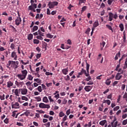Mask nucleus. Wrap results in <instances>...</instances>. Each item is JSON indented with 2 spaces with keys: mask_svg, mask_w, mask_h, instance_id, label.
Returning a JSON list of instances; mask_svg holds the SVG:
<instances>
[{
  "mask_svg": "<svg viewBox=\"0 0 127 127\" xmlns=\"http://www.w3.org/2000/svg\"><path fill=\"white\" fill-rule=\"evenodd\" d=\"M21 73L17 74L16 77H17L19 80L22 81L23 80H24L26 78L28 72L26 70V69H24L21 70Z\"/></svg>",
  "mask_w": 127,
  "mask_h": 127,
  "instance_id": "1",
  "label": "nucleus"
},
{
  "mask_svg": "<svg viewBox=\"0 0 127 127\" xmlns=\"http://www.w3.org/2000/svg\"><path fill=\"white\" fill-rule=\"evenodd\" d=\"M58 2L57 1H49L48 4V6H49V8H54V7L57 5H58Z\"/></svg>",
  "mask_w": 127,
  "mask_h": 127,
  "instance_id": "2",
  "label": "nucleus"
},
{
  "mask_svg": "<svg viewBox=\"0 0 127 127\" xmlns=\"http://www.w3.org/2000/svg\"><path fill=\"white\" fill-rule=\"evenodd\" d=\"M39 107L40 108V109H50V105L48 104H45L43 103H40Z\"/></svg>",
  "mask_w": 127,
  "mask_h": 127,
  "instance_id": "3",
  "label": "nucleus"
},
{
  "mask_svg": "<svg viewBox=\"0 0 127 127\" xmlns=\"http://www.w3.org/2000/svg\"><path fill=\"white\" fill-rule=\"evenodd\" d=\"M21 21H22V20H21V18L20 17H17V18L15 20V25L18 26V25L21 23Z\"/></svg>",
  "mask_w": 127,
  "mask_h": 127,
  "instance_id": "4",
  "label": "nucleus"
},
{
  "mask_svg": "<svg viewBox=\"0 0 127 127\" xmlns=\"http://www.w3.org/2000/svg\"><path fill=\"white\" fill-rule=\"evenodd\" d=\"M37 7V4L35 3H32L31 5L28 6V10H32V9H35Z\"/></svg>",
  "mask_w": 127,
  "mask_h": 127,
  "instance_id": "5",
  "label": "nucleus"
},
{
  "mask_svg": "<svg viewBox=\"0 0 127 127\" xmlns=\"http://www.w3.org/2000/svg\"><path fill=\"white\" fill-rule=\"evenodd\" d=\"M27 89L26 88L19 89V92L21 93V95H27Z\"/></svg>",
  "mask_w": 127,
  "mask_h": 127,
  "instance_id": "6",
  "label": "nucleus"
},
{
  "mask_svg": "<svg viewBox=\"0 0 127 127\" xmlns=\"http://www.w3.org/2000/svg\"><path fill=\"white\" fill-rule=\"evenodd\" d=\"M124 73V70H122L121 73L118 72L116 74L115 76L116 80H121L122 78L123 77V75H121V74H123Z\"/></svg>",
  "mask_w": 127,
  "mask_h": 127,
  "instance_id": "7",
  "label": "nucleus"
},
{
  "mask_svg": "<svg viewBox=\"0 0 127 127\" xmlns=\"http://www.w3.org/2000/svg\"><path fill=\"white\" fill-rule=\"evenodd\" d=\"M86 70L87 73L86 72L85 70V73H84L86 77H89V76H90V75L89 74V69H90V64H88V63H87V62H86Z\"/></svg>",
  "mask_w": 127,
  "mask_h": 127,
  "instance_id": "8",
  "label": "nucleus"
},
{
  "mask_svg": "<svg viewBox=\"0 0 127 127\" xmlns=\"http://www.w3.org/2000/svg\"><path fill=\"white\" fill-rule=\"evenodd\" d=\"M12 109H19V104L17 102L15 103H12L11 104Z\"/></svg>",
  "mask_w": 127,
  "mask_h": 127,
  "instance_id": "9",
  "label": "nucleus"
},
{
  "mask_svg": "<svg viewBox=\"0 0 127 127\" xmlns=\"http://www.w3.org/2000/svg\"><path fill=\"white\" fill-rule=\"evenodd\" d=\"M92 89H93V86H85L84 87V90L86 92H90Z\"/></svg>",
  "mask_w": 127,
  "mask_h": 127,
  "instance_id": "10",
  "label": "nucleus"
},
{
  "mask_svg": "<svg viewBox=\"0 0 127 127\" xmlns=\"http://www.w3.org/2000/svg\"><path fill=\"white\" fill-rule=\"evenodd\" d=\"M13 91H14V94L15 96H17V97L19 96V94H20V93H19V89H13L12 92H13Z\"/></svg>",
  "mask_w": 127,
  "mask_h": 127,
  "instance_id": "11",
  "label": "nucleus"
},
{
  "mask_svg": "<svg viewBox=\"0 0 127 127\" xmlns=\"http://www.w3.org/2000/svg\"><path fill=\"white\" fill-rule=\"evenodd\" d=\"M11 56L12 58H14V60H17V56L16 55V53L15 52H12L11 55Z\"/></svg>",
  "mask_w": 127,
  "mask_h": 127,
  "instance_id": "12",
  "label": "nucleus"
},
{
  "mask_svg": "<svg viewBox=\"0 0 127 127\" xmlns=\"http://www.w3.org/2000/svg\"><path fill=\"white\" fill-rule=\"evenodd\" d=\"M109 21H112V20H113V18H114V14H113V13H109Z\"/></svg>",
  "mask_w": 127,
  "mask_h": 127,
  "instance_id": "13",
  "label": "nucleus"
},
{
  "mask_svg": "<svg viewBox=\"0 0 127 127\" xmlns=\"http://www.w3.org/2000/svg\"><path fill=\"white\" fill-rule=\"evenodd\" d=\"M12 86H13V82L11 81H9L7 82V88H10V87H12Z\"/></svg>",
  "mask_w": 127,
  "mask_h": 127,
  "instance_id": "14",
  "label": "nucleus"
},
{
  "mask_svg": "<svg viewBox=\"0 0 127 127\" xmlns=\"http://www.w3.org/2000/svg\"><path fill=\"white\" fill-rule=\"evenodd\" d=\"M62 72L64 75H67L68 74V68L63 69Z\"/></svg>",
  "mask_w": 127,
  "mask_h": 127,
  "instance_id": "15",
  "label": "nucleus"
},
{
  "mask_svg": "<svg viewBox=\"0 0 127 127\" xmlns=\"http://www.w3.org/2000/svg\"><path fill=\"white\" fill-rule=\"evenodd\" d=\"M97 26H99V21L98 20H96L94 23H93V27L92 28H96Z\"/></svg>",
  "mask_w": 127,
  "mask_h": 127,
  "instance_id": "16",
  "label": "nucleus"
},
{
  "mask_svg": "<svg viewBox=\"0 0 127 127\" xmlns=\"http://www.w3.org/2000/svg\"><path fill=\"white\" fill-rule=\"evenodd\" d=\"M111 125L112 127H117V126H118V121L115 122H111Z\"/></svg>",
  "mask_w": 127,
  "mask_h": 127,
  "instance_id": "17",
  "label": "nucleus"
},
{
  "mask_svg": "<svg viewBox=\"0 0 127 127\" xmlns=\"http://www.w3.org/2000/svg\"><path fill=\"white\" fill-rule=\"evenodd\" d=\"M34 81V82H36L38 84H41V79L39 78H35Z\"/></svg>",
  "mask_w": 127,
  "mask_h": 127,
  "instance_id": "18",
  "label": "nucleus"
},
{
  "mask_svg": "<svg viewBox=\"0 0 127 127\" xmlns=\"http://www.w3.org/2000/svg\"><path fill=\"white\" fill-rule=\"evenodd\" d=\"M27 79V80H29V81H32V80H33V76L30 74H29Z\"/></svg>",
  "mask_w": 127,
  "mask_h": 127,
  "instance_id": "19",
  "label": "nucleus"
},
{
  "mask_svg": "<svg viewBox=\"0 0 127 127\" xmlns=\"http://www.w3.org/2000/svg\"><path fill=\"white\" fill-rule=\"evenodd\" d=\"M106 123H107V120H104L101 121L99 123V124L100 125V126H104L105 124H106Z\"/></svg>",
  "mask_w": 127,
  "mask_h": 127,
  "instance_id": "20",
  "label": "nucleus"
},
{
  "mask_svg": "<svg viewBox=\"0 0 127 127\" xmlns=\"http://www.w3.org/2000/svg\"><path fill=\"white\" fill-rule=\"evenodd\" d=\"M88 8V7L87 6H84L81 8V13H83V12L84 11H85L86 10V9H87V8Z\"/></svg>",
  "mask_w": 127,
  "mask_h": 127,
  "instance_id": "21",
  "label": "nucleus"
},
{
  "mask_svg": "<svg viewBox=\"0 0 127 127\" xmlns=\"http://www.w3.org/2000/svg\"><path fill=\"white\" fill-rule=\"evenodd\" d=\"M119 27L120 28L121 31H124V24L123 23L120 24Z\"/></svg>",
  "mask_w": 127,
  "mask_h": 127,
  "instance_id": "22",
  "label": "nucleus"
},
{
  "mask_svg": "<svg viewBox=\"0 0 127 127\" xmlns=\"http://www.w3.org/2000/svg\"><path fill=\"white\" fill-rule=\"evenodd\" d=\"M86 0H79L78 5H81L82 3H85Z\"/></svg>",
  "mask_w": 127,
  "mask_h": 127,
  "instance_id": "23",
  "label": "nucleus"
},
{
  "mask_svg": "<svg viewBox=\"0 0 127 127\" xmlns=\"http://www.w3.org/2000/svg\"><path fill=\"white\" fill-rule=\"evenodd\" d=\"M120 56H121V52H119L118 53H117L115 57V60H118V59H119V57H120Z\"/></svg>",
  "mask_w": 127,
  "mask_h": 127,
  "instance_id": "24",
  "label": "nucleus"
},
{
  "mask_svg": "<svg viewBox=\"0 0 127 127\" xmlns=\"http://www.w3.org/2000/svg\"><path fill=\"white\" fill-rule=\"evenodd\" d=\"M33 39V35H32V34H29V35L28 36V40H32Z\"/></svg>",
  "mask_w": 127,
  "mask_h": 127,
  "instance_id": "25",
  "label": "nucleus"
},
{
  "mask_svg": "<svg viewBox=\"0 0 127 127\" xmlns=\"http://www.w3.org/2000/svg\"><path fill=\"white\" fill-rule=\"evenodd\" d=\"M84 73H86V70H85L84 68H82L81 71L78 73V74L79 75H80V76H82V75H83V74H84Z\"/></svg>",
  "mask_w": 127,
  "mask_h": 127,
  "instance_id": "26",
  "label": "nucleus"
},
{
  "mask_svg": "<svg viewBox=\"0 0 127 127\" xmlns=\"http://www.w3.org/2000/svg\"><path fill=\"white\" fill-rule=\"evenodd\" d=\"M43 102H44V103H48V98L47 97L45 96L43 97Z\"/></svg>",
  "mask_w": 127,
  "mask_h": 127,
  "instance_id": "27",
  "label": "nucleus"
},
{
  "mask_svg": "<svg viewBox=\"0 0 127 127\" xmlns=\"http://www.w3.org/2000/svg\"><path fill=\"white\" fill-rule=\"evenodd\" d=\"M34 99H35L37 102H40L41 101V97L40 96L34 97Z\"/></svg>",
  "mask_w": 127,
  "mask_h": 127,
  "instance_id": "28",
  "label": "nucleus"
},
{
  "mask_svg": "<svg viewBox=\"0 0 127 127\" xmlns=\"http://www.w3.org/2000/svg\"><path fill=\"white\" fill-rule=\"evenodd\" d=\"M126 32L124 31L123 32V42L126 43Z\"/></svg>",
  "mask_w": 127,
  "mask_h": 127,
  "instance_id": "29",
  "label": "nucleus"
},
{
  "mask_svg": "<svg viewBox=\"0 0 127 127\" xmlns=\"http://www.w3.org/2000/svg\"><path fill=\"white\" fill-rule=\"evenodd\" d=\"M110 80H111V79H110V78H108V79H107L106 80V81L105 83H106V84L108 86L110 85V84H111V81H110Z\"/></svg>",
  "mask_w": 127,
  "mask_h": 127,
  "instance_id": "30",
  "label": "nucleus"
},
{
  "mask_svg": "<svg viewBox=\"0 0 127 127\" xmlns=\"http://www.w3.org/2000/svg\"><path fill=\"white\" fill-rule=\"evenodd\" d=\"M38 29V26H34L32 30V32H34L35 31H36V30H37Z\"/></svg>",
  "mask_w": 127,
  "mask_h": 127,
  "instance_id": "31",
  "label": "nucleus"
},
{
  "mask_svg": "<svg viewBox=\"0 0 127 127\" xmlns=\"http://www.w3.org/2000/svg\"><path fill=\"white\" fill-rule=\"evenodd\" d=\"M106 27H107L108 29H110V30L112 31V32H114V30H113L112 26H110V25H106Z\"/></svg>",
  "mask_w": 127,
  "mask_h": 127,
  "instance_id": "32",
  "label": "nucleus"
},
{
  "mask_svg": "<svg viewBox=\"0 0 127 127\" xmlns=\"http://www.w3.org/2000/svg\"><path fill=\"white\" fill-rule=\"evenodd\" d=\"M65 116V114H64V113H63V112H61L59 113V117L60 118H62V117H64Z\"/></svg>",
  "mask_w": 127,
  "mask_h": 127,
  "instance_id": "33",
  "label": "nucleus"
},
{
  "mask_svg": "<svg viewBox=\"0 0 127 127\" xmlns=\"http://www.w3.org/2000/svg\"><path fill=\"white\" fill-rule=\"evenodd\" d=\"M33 43L34 44H39V41L37 39H34Z\"/></svg>",
  "mask_w": 127,
  "mask_h": 127,
  "instance_id": "34",
  "label": "nucleus"
},
{
  "mask_svg": "<svg viewBox=\"0 0 127 127\" xmlns=\"http://www.w3.org/2000/svg\"><path fill=\"white\" fill-rule=\"evenodd\" d=\"M38 32L39 35L41 36H44V33L41 32V31L40 30H38Z\"/></svg>",
  "mask_w": 127,
  "mask_h": 127,
  "instance_id": "35",
  "label": "nucleus"
},
{
  "mask_svg": "<svg viewBox=\"0 0 127 127\" xmlns=\"http://www.w3.org/2000/svg\"><path fill=\"white\" fill-rule=\"evenodd\" d=\"M45 75H46V76H50L53 75V73L52 72H49L48 71H47L45 73Z\"/></svg>",
  "mask_w": 127,
  "mask_h": 127,
  "instance_id": "36",
  "label": "nucleus"
},
{
  "mask_svg": "<svg viewBox=\"0 0 127 127\" xmlns=\"http://www.w3.org/2000/svg\"><path fill=\"white\" fill-rule=\"evenodd\" d=\"M47 37H48V38H53V35L49 33L47 34Z\"/></svg>",
  "mask_w": 127,
  "mask_h": 127,
  "instance_id": "37",
  "label": "nucleus"
},
{
  "mask_svg": "<svg viewBox=\"0 0 127 127\" xmlns=\"http://www.w3.org/2000/svg\"><path fill=\"white\" fill-rule=\"evenodd\" d=\"M11 64V61H9L8 62V63L6 64L7 68H9V66H10Z\"/></svg>",
  "mask_w": 127,
  "mask_h": 127,
  "instance_id": "38",
  "label": "nucleus"
},
{
  "mask_svg": "<svg viewBox=\"0 0 127 127\" xmlns=\"http://www.w3.org/2000/svg\"><path fill=\"white\" fill-rule=\"evenodd\" d=\"M90 31H91V29L90 28H88L85 31V34H89Z\"/></svg>",
  "mask_w": 127,
  "mask_h": 127,
  "instance_id": "39",
  "label": "nucleus"
},
{
  "mask_svg": "<svg viewBox=\"0 0 127 127\" xmlns=\"http://www.w3.org/2000/svg\"><path fill=\"white\" fill-rule=\"evenodd\" d=\"M33 82H30V81H28L26 83V86H27V87L30 86L31 85V84H32Z\"/></svg>",
  "mask_w": 127,
  "mask_h": 127,
  "instance_id": "40",
  "label": "nucleus"
},
{
  "mask_svg": "<svg viewBox=\"0 0 127 127\" xmlns=\"http://www.w3.org/2000/svg\"><path fill=\"white\" fill-rule=\"evenodd\" d=\"M21 99L24 101H28V98L25 96H22Z\"/></svg>",
  "mask_w": 127,
  "mask_h": 127,
  "instance_id": "41",
  "label": "nucleus"
},
{
  "mask_svg": "<svg viewBox=\"0 0 127 127\" xmlns=\"http://www.w3.org/2000/svg\"><path fill=\"white\" fill-rule=\"evenodd\" d=\"M10 27L13 29V32H17V30H16V29H15L13 26L10 25Z\"/></svg>",
  "mask_w": 127,
  "mask_h": 127,
  "instance_id": "42",
  "label": "nucleus"
},
{
  "mask_svg": "<svg viewBox=\"0 0 127 127\" xmlns=\"http://www.w3.org/2000/svg\"><path fill=\"white\" fill-rule=\"evenodd\" d=\"M123 99H125L126 101L127 102V93L125 92V94L123 96Z\"/></svg>",
  "mask_w": 127,
  "mask_h": 127,
  "instance_id": "43",
  "label": "nucleus"
},
{
  "mask_svg": "<svg viewBox=\"0 0 127 127\" xmlns=\"http://www.w3.org/2000/svg\"><path fill=\"white\" fill-rule=\"evenodd\" d=\"M4 94H3L2 95H0V99L1 100V101H3V100H4Z\"/></svg>",
  "mask_w": 127,
  "mask_h": 127,
  "instance_id": "44",
  "label": "nucleus"
},
{
  "mask_svg": "<svg viewBox=\"0 0 127 127\" xmlns=\"http://www.w3.org/2000/svg\"><path fill=\"white\" fill-rule=\"evenodd\" d=\"M38 86V84L36 82H34L33 84L32 85V87L33 88H35L36 87H37Z\"/></svg>",
  "mask_w": 127,
  "mask_h": 127,
  "instance_id": "45",
  "label": "nucleus"
},
{
  "mask_svg": "<svg viewBox=\"0 0 127 127\" xmlns=\"http://www.w3.org/2000/svg\"><path fill=\"white\" fill-rule=\"evenodd\" d=\"M15 66V62L11 61V67H13Z\"/></svg>",
  "mask_w": 127,
  "mask_h": 127,
  "instance_id": "46",
  "label": "nucleus"
},
{
  "mask_svg": "<svg viewBox=\"0 0 127 127\" xmlns=\"http://www.w3.org/2000/svg\"><path fill=\"white\" fill-rule=\"evenodd\" d=\"M36 38L37 39H39L40 40H43V37H42L41 36L39 35L36 37Z\"/></svg>",
  "mask_w": 127,
  "mask_h": 127,
  "instance_id": "47",
  "label": "nucleus"
},
{
  "mask_svg": "<svg viewBox=\"0 0 127 127\" xmlns=\"http://www.w3.org/2000/svg\"><path fill=\"white\" fill-rule=\"evenodd\" d=\"M103 76H104V74H101L99 76H98L96 77V79L97 80H101L102 79V78H101V77H102Z\"/></svg>",
  "mask_w": 127,
  "mask_h": 127,
  "instance_id": "48",
  "label": "nucleus"
},
{
  "mask_svg": "<svg viewBox=\"0 0 127 127\" xmlns=\"http://www.w3.org/2000/svg\"><path fill=\"white\" fill-rule=\"evenodd\" d=\"M67 100L66 99V98H64L63 101V105H66V104H67Z\"/></svg>",
  "mask_w": 127,
  "mask_h": 127,
  "instance_id": "49",
  "label": "nucleus"
},
{
  "mask_svg": "<svg viewBox=\"0 0 127 127\" xmlns=\"http://www.w3.org/2000/svg\"><path fill=\"white\" fill-rule=\"evenodd\" d=\"M24 114L26 116V117H28V116H29V114H30V113L28 111H26L24 113Z\"/></svg>",
  "mask_w": 127,
  "mask_h": 127,
  "instance_id": "50",
  "label": "nucleus"
},
{
  "mask_svg": "<svg viewBox=\"0 0 127 127\" xmlns=\"http://www.w3.org/2000/svg\"><path fill=\"white\" fill-rule=\"evenodd\" d=\"M91 79L92 78L91 77V76H89L87 78L85 79V81H87V82H89V81H90V80H91Z\"/></svg>",
  "mask_w": 127,
  "mask_h": 127,
  "instance_id": "51",
  "label": "nucleus"
},
{
  "mask_svg": "<svg viewBox=\"0 0 127 127\" xmlns=\"http://www.w3.org/2000/svg\"><path fill=\"white\" fill-rule=\"evenodd\" d=\"M64 80H65V81H69L70 80V76H69V75H66V77H64Z\"/></svg>",
  "mask_w": 127,
  "mask_h": 127,
  "instance_id": "52",
  "label": "nucleus"
},
{
  "mask_svg": "<svg viewBox=\"0 0 127 127\" xmlns=\"http://www.w3.org/2000/svg\"><path fill=\"white\" fill-rule=\"evenodd\" d=\"M57 13V11L56 10H53L52 11V12L51 13V14H52V15H55V14H56V13Z\"/></svg>",
  "mask_w": 127,
  "mask_h": 127,
  "instance_id": "53",
  "label": "nucleus"
},
{
  "mask_svg": "<svg viewBox=\"0 0 127 127\" xmlns=\"http://www.w3.org/2000/svg\"><path fill=\"white\" fill-rule=\"evenodd\" d=\"M127 119L123 121L122 122V124L123 125V126H126V125H127Z\"/></svg>",
  "mask_w": 127,
  "mask_h": 127,
  "instance_id": "54",
  "label": "nucleus"
},
{
  "mask_svg": "<svg viewBox=\"0 0 127 127\" xmlns=\"http://www.w3.org/2000/svg\"><path fill=\"white\" fill-rule=\"evenodd\" d=\"M36 57L37 59H39V58L41 57V54H37V55L36 56Z\"/></svg>",
  "mask_w": 127,
  "mask_h": 127,
  "instance_id": "55",
  "label": "nucleus"
},
{
  "mask_svg": "<svg viewBox=\"0 0 127 127\" xmlns=\"http://www.w3.org/2000/svg\"><path fill=\"white\" fill-rule=\"evenodd\" d=\"M37 89H38V91H39V92H42V89L41 86H38Z\"/></svg>",
  "mask_w": 127,
  "mask_h": 127,
  "instance_id": "56",
  "label": "nucleus"
},
{
  "mask_svg": "<svg viewBox=\"0 0 127 127\" xmlns=\"http://www.w3.org/2000/svg\"><path fill=\"white\" fill-rule=\"evenodd\" d=\"M47 14H48V15H50V14H51V13H50V9H49V8L47 9Z\"/></svg>",
  "mask_w": 127,
  "mask_h": 127,
  "instance_id": "57",
  "label": "nucleus"
},
{
  "mask_svg": "<svg viewBox=\"0 0 127 127\" xmlns=\"http://www.w3.org/2000/svg\"><path fill=\"white\" fill-rule=\"evenodd\" d=\"M67 44H69V45H71L72 44V41H71V40L68 39L67 41Z\"/></svg>",
  "mask_w": 127,
  "mask_h": 127,
  "instance_id": "58",
  "label": "nucleus"
},
{
  "mask_svg": "<svg viewBox=\"0 0 127 127\" xmlns=\"http://www.w3.org/2000/svg\"><path fill=\"white\" fill-rule=\"evenodd\" d=\"M107 2L109 5H111V4H112L113 3V0H108Z\"/></svg>",
  "mask_w": 127,
  "mask_h": 127,
  "instance_id": "59",
  "label": "nucleus"
},
{
  "mask_svg": "<svg viewBox=\"0 0 127 127\" xmlns=\"http://www.w3.org/2000/svg\"><path fill=\"white\" fill-rule=\"evenodd\" d=\"M94 84V82L93 81H89V82L87 83V85H93Z\"/></svg>",
  "mask_w": 127,
  "mask_h": 127,
  "instance_id": "60",
  "label": "nucleus"
},
{
  "mask_svg": "<svg viewBox=\"0 0 127 127\" xmlns=\"http://www.w3.org/2000/svg\"><path fill=\"white\" fill-rule=\"evenodd\" d=\"M4 124H8V119L6 118L4 121H3Z\"/></svg>",
  "mask_w": 127,
  "mask_h": 127,
  "instance_id": "61",
  "label": "nucleus"
},
{
  "mask_svg": "<svg viewBox=\"0 0 127 127\" xmlns=\"http://www.w3.org/2000/svg\"><path fill=\"white\" fill-rule=\"evenodd\" d=\"M120 109V106H116L115 108H114V111H118V110Z\"/></svg>",
  "mask_w": 127,
  "mask_h": 127,
  "instance_id": "62",
  "label": "nucleus"
},
{
  "mask_svg": "<svg viewBox=\"0 0 127 127\" xmlns=\"http://www.w3.org/2000/svg\"><path fill=\"white\" fill-rule=\"evenodd\" d=\"M48 99H49V100H50V102H54V100H53L51 96H48Z\"/></svg>",
  "mask_w": 127,
  "mask_h": 127,
  "instance_id": "63",
  "label": "nucleus"
},
{
  "mask_svg": "<svg viewBox=\"0 0 127 127\" xmlns=\"http://www.w3.org/2000/svg\"><path fill=\"white\" fill-rule=\"evenodd\" d=\"M45 127H50V122H48L47 124H45Z\"/></svg>",
  "mask_w": 127,
  "mask_h": 127,
  "instance_id": "64",
  "label": "nucleus"
}]
</instances>
